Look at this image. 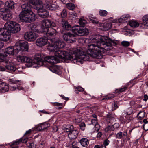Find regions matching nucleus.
<instances>
[{"label":"nucleus","instance_id":"f257e3e1","mask_svg":"<svg viewBox=\"0 0 148 148\" xmlns=\"http://www.w3.org/2000/svg\"><path fill=\"white\" fill-rule=\"evenodd\" d=\"M50 42L48 45V49L50 51H55V56L60 58L69 60L73 61L74 63H82V60H88L89 56L86 55L83 51L79 49H75L72 53H67L66 51L58 50L59 49L63 48L64 42L55 38L49 39Z\"/></svg>","mask_w":148,"mask_h":148},{"label":"nucleus","instance_id":"f03ea898","mask_svg":"<svg viewBox=\"0 0 148 148\" xmlns=\"http://www.w3.org/2000/svg\"><path fill=\"white\" fill-rule=\"evenodd\" d=\"M92 41L94 43L88 45L87 52L91 56L97 59L103 58L102 54L105 50H111L113 48V45H116L115 41L105 36H96L92 39Z\"/></svg>","mask_w":148,"mask_h":148},{"label":"nucleus","instance_id":"7ed1b4c3","mask_svg":"<svg viewBox=\"0 0 148 148\" xmlns=\"http://www.w3.org/2000/svg\"><path fill=\"white\" fill-rule=\"evenodd\" d=\"M20 30V25L16 22L12 21L7 22L4 27L0 28V40L5 42L10 41L11 33H16Z\"/></svg>","mask_w":148,"mask_h":148},{"label":"nucleus","instance_id":"20e7f679","mask_svg":"<svg viewBox=\"0 0 148 148\" xmlns=\"http://www.w3.org/2000/svg\"><path fill=\"white\" fill-rule=\"evenodd\" d=\"M72 30L74 33L80 36H84L88 34V30L86 28L79 27L78 25L73 26Z\"/></svg>","mask_w":148,"mask_h":148},{"label":"nucleus","instance_id":"39448f33","mask_svg":"<svg viewBox=\"0 0 148 148\" xmlns=\"http://www.w3.org/2000/svg\"><path fill=\"white\" fill-rule=\"evenodd\" d=\"M42 25L40 31L41 32H44L45 31L44 29L47 28L48 29L51 27H55L56 26V24L52 21L46 19L42 21Z\"/></svg>","mask_w":148,"mask_h":148},{"label":"nucleus","instance_id":"423d86ee","mask_svg":"<svg viewBox=\"0 0 148 148\" xmlns=\"http://www.w3.org/2000/svg\"><path fill=\"white\" fill-rule=\"evenodd\" d=\"M15 49L21 51H27L28 49V43L27 42H17L15 45Z\"/></svg>","mask_w":148,"mask_h":148},{"label":"nucleus","instance_id":"0eeeda50","mask_svg":"<svg viewBox=\"0 0 148 148\" xmlns=\"http://www.w3.org/2000/svg\"><path fill=\"white\" fill-rule=\"evenodd\" d=\"M37 36L36 34L32 32H27L24 35L25 39L26 40L30 42L35 40Z\"/></svg>","mask_w":148,"mask_h":148},{"label":"nucleus","instance_id":"6e6552de","mask_svg":"<svg viewBox=\"0 0 148 148\" xmlns=\"http://www.w3.org/2000/svg\"><path fill=\"white\" fill-rule=\"evenodd\" d=\"M44 58L42 54L37 53L34 56V61L36 64L38 65V66L39 67L43 65Z\"/></svg>","mask_w":148,"mask_h":148},{"label":"nucleus","instance_id":"1a4fd4ad","mask_svg":"<svg viewBox=\"0 0 148 148\" xmlns=\"http://www.w3.org/2000/svg\"><path fill=\"white\" fill-rule=\"evenodd\" d=\"M0 14L1 17L4 20H8L11 19L12 17V14L10 11L4 10V11L1 12L0 10Z\"/></svg>","mask_w":148,"mask_h":148},{"label":"nucleus","instance_id":"9d476101","mask_svg":"<svg viewBox=\"0 0 148 148\" xmlns=\"http://www.w3.org/2000/svg\"><path fill=\"white\" fill-rule=\"evenodd\" d=\"M63 38L68 43H72L75 41V35L70 33L64 34L63 35Z\"/></svg>","mask_w":148,"mask_h":148},{"label":"nucleus","instance_id":"9b49d317","mask_svg":"<svg viewBox=\"0 0 148 148\" xmlns=\"http://www.w3.org/2000/svg\"><path fill=\"white\" fill-rule=\"evenodd\" d=\"M45 31L42 32L45 34H46L47 36L49 37H52L55 36L57 34V32L55 29L50 28L49 29L45 28L44 29Z\"/></svg>","mask_w":148,"mask_h":148},{"label":"nucleus","instance_id":"f8f14e48","mask_svg":"<svg viewBox=\"0 0 148 148\" xmlns=\"http://www.w3.org/2000/svg\"><path fill=\"white\" fill-rule=\"evenodd\" d=\"M15 4V3L13 1H7L5 3L4 8L1 9V11L3 12L4 10L10 11L11 9L14 8Z\"/></svg>","mask_w":148,"mask_h":148},{"label":"nucleus","instance_id":"ddd939ff","mask_svg":"<svg viewBox=\"0 0 148 148\" xmlns=\"http://www.w3.org/2000/svg\"><path fill=\"white\" fill-rule=\"evenodd\" d=\"M48 39L46 37H41L38 38L36 41V45L39 47H42L47 44Z\"/></svg>","mask_w":148,"mask_h":148},{"label":"nucleus","instance_id":"4468645a","mask_svg":"<svg viewBox=\"0 0 148 148\" xmlns=\"http://www.w3.org/2000/svg\"><path fill=\"white\" fill-rule=\"evenodd\" d=\"M5 63L7 64L5 66L6 69L8 71L11 73H13L16 71V68L15 67L14 65L12 62L8 61H5Z\"/></svg>","mask_w":148,"mask_h":148},{"label":"nucleus","instance_id":"2eb2a0df","mask_svg":"<svg viewBox=\"0 0 148 148\" xmlns=\"http://www.w3.org/2000/svg\"><path fill=\"white\" fill-rule=\"evenodd\" d=\"M27 23H30L34 21L36 19V17L35 14L31 11L27 13Z\"/></svg>","mask_w":148,"mask_h":148},{"label":"nucleus","instance_id":"dca6fc26","mask_svg":"<svg viewBox=\"0 0 148 148\" xmlns=\"http://www.w3.org/2000/svg\"><path fill=\"white\" fill-rule=\"evenodd\" d=\"M33 5L34 8L37 10L38 13L39 12V10L43 9V4L42 2L40 0L36 1L35 3Z\"/></svg>","mask_w":148,"mask_h":148},{"label":"nucleus","instance_id":"f3484780","mask_svg":"<svg viewBox=\"0 0 148 148\" xmlns=\"http://www.w3.org/2000/svg\"><path fill=\"white\" fill-rule=\"evenodd\" d=\"M127 132L124 131L123 132H119L116 135V138L118 139H122L125 140L127 138Z\"/></svg>","mask_w":148,"mask_h":148},{"label":"nucleus","instance_id":"a211bd4d","mask_svg":"<svg viewBox=\"0 0 148 148\" xmlns=\"http://www.w3.org/2000/svg\"><path fill=\"white\" fill-rule=\"evenodd\" d=\"M61 26L63 29L66 30H70L71 28V25L69 22L64 19L62 20Z\"/></svg>","mask_w":148,"mask_h":148},{"label":"nucleus","instance_id":"6ab92c4d","mask_svg":"<svg viewBox=\"0 0 148 148\" xmlns=\"http://www.w3.org/2000/svg\"><path fill=\"white\" fill-rule=\"evenodd\" d=\"M38 14L42 18H46L49 16V12L47 10L43 9L39 10Z\"/></svg>","mask_w":148,"mask_h":148},{"label":"nucleus","instance_id":"aec40b11","mask_svg":"<svg viewBox=\"0 0 148 148\" xmlns=\"http://www.w3.org/2000/svg\"><path fill=\"white\" fill-rule=\"evenodd\" d=\"M8 86L5 83L0 82V92H5L8 91Z\"/></svg>","mask_w":148,"mask_h":148},{"label":"nucleus","instance_id":"412c9836","mask_svg":"<svg viewBox=\"0 0 148 148\" xmlns=\"http://www.w3.org/2000/svg\"><path fill=\"white\" fill-rule=\"evenodd\" d=\"M59 8V6L56 2L47 5L46 7L48 9L52 11L56 10L58 9Z\"/></svg>","mask_w":148,"mask_h":148},{"label":"nucleus","instance_id":"4be33fe9","mask_svg":"<svg viewBox=\"0 0 148 148\" xmlns=\"http://www.w3.org/2000/svg\"><path fill=\"white\" fill-rule=\"evenodd\" d=\"M78 134L79 132L78 130H73L71 132L68 134V136L70 139H74L77 138Z\"/></svg>","mask_w":148,"mask_h":148},{"label":"nucleus","instance_id":"5701e85b","mask_svg":"<svg viewBox=\"0 0 148 148\" xmlns=\"http://www.w3.org/2000/svg\"><path fill=\"white\" fill-rule=\"evenodd\" d=\"M50 126L49 123H45L38 125L36 127V129L38 131H42L47 129Z\"/></svg>","mask_w":148,"mask_h":148},{"label":"nucleus","instance_id":"b1692460","mask_svg":"<svg viewBox=\"0 0 148 148\" xmlns=\"http://www.w3.org/2000/svg\"><path fill=\"white\" fill-rule=\"evenodd\" d=\"M21 7L22 9V12L27 13V12H29L31 11V7L28 5V4L27 3H25L21 5Z\"/></svg>","mask_w":148,"mask_h":148},{"label":"nucleus","instance_id":"393cba45","mask_svg":"<svg viewBox=\"0 0 148 148\" xmlns=\"http://www.w3.org/2000/svg\"><path fill=\"white\" fill-rule=\"evenodd\" d=\"M27 14L26 12H21L19 16V18L21 21L27 23Z\"/></svg>","mask_w":148,"mask_h":148},{"label":"nucleus","instance_id":"a878e982","mask_svg":"<svg viewBox=\"0 0 148 148\" xmlns=\"http://www.w3.org/2000/svg\"><path fill=\"white\" fill-rule=\"evenodd\" d=\"M44 61L53 64L55 62L56 59L54 56H48L45 57Z\"/></svg>","mask_w":148,"mask_h":148},{"label":"nucleus","instance_id":"bb28decb","mask_svg":"<svg viewBox=\"0 0 148 148\" xmlns=\"http://www.w3.org/2000/svg\"><path fill=\"white\" fill-rule=\"evenodd\" d=\"M130 18V16L129 14L124 15L121 16L120 18L118 20V21L120 23H125Z\"/></svg>","mask_w":148,"mask_h":148},{"label":"nucleus","instance_id":"cd10ccee","mask_svg":"<svg viewBox=\"0 0 148 148\" xmlns=\"http://www.w3.org/2000/svg\"><path fill=\"white\" fill-rule=\"evenodd\" d=\"M16 50L15 47L10 46L7 48L5 49V53L10 55H14V50Z\"/></svg>","mask_w":148,"mask_h":148},{"label":"nucleus","instance_id":"c85d7f7f","mask_svg":"<svg viewBox=\"0 0 148 148\" xmlns=\"http://www.w3.org/2000/svg\"><path fill=\"white\" fill-rule=\"evenodd\" d=\"M80 142L81 145L85 147L87 146L89 144V142L88 139L86 138H83L80 140Z\"/></svg>","mask_w":148,"mask_h":148},{"label":"nucleus","instance_id":"c756f323","mask_svg":"<svg viewBox=\"0 0 148 148\" xmlns=\"http://www.w3.org/2000/svg\"><path fill=\"white\" fill-rule=\"evenodd\" d=\"M107 120L109 121V122L110 123L112 124L113 123H114L116 121L115 118L111 116V115L110 113H108L107 115Z\"/></svg>","mask_w":148,"mask_h":148},{"label":"nucleus","instance_id":"7c9ffc66","mask_svg":"<svg viewBox=\"0 0 148 148\" xmlns=\"http://www.w3.org/2000/svg\"><path fill=\"white\" fill-rule=\"evenodd\" d=\"M129 25L133 27H137L139 26V23L135 20H131L129 22Z\"/></svg>","mask_w":148,"mask_h":148},{"label":"nucleus","instance_id":"2f4dec72","mask_svg":"<svg viewBox=\"0 0 148 148\" xmlns=\"http://www.w3.org/2000/svg\"><path fill=\"white\" fill-rule=\"evenodd\" d=\"M127 86H126L122 88L116 89L115 90L114 93H115L120 94V93L125 91L127 89Z\"/></svg>","mask_w":148,"mask_h":148},{"label":"nucleus","instance_id":"473e14b6","mask_svg":"<svg viewBox=\"0 0 148 148\" xmlns=\"http://www.w3.org/2000/svg\"><path fill=\"white\" fill-rule=\"evenodd\" d=\"M66 6L67 8L70 10H73L75 8V5L71 3H67Z\"/></svg>","mask_w":148,"mask_h":148},{"label":"nucleus","instance_id":"72a5a7b5","mask_svg":"<svg viewBox=\"0 0 148 148\" xmlns=\"http://www.w3.org/2000/svg\"><path fill=\"white\" fill-rule=\"evenodd\" d=\"M112 26V24L110 23H105L104 26V27L103 28V30H108L111 28Z\"/></svg>","mask_w":148,"mask_h":148},{"label":"nucleus","instance_id":"f704fd0d","mask_svg":"<svg viewBox=\"0 0 148 148\" xmlns=\"http://www.w3.org/2000/svg\"><path fill=\"white\" fill-rule=\"evenodd\" d=\"M143 122L144 123L143 124V128L145 131L148 130V121L146 119H144Z\"/></svg>","mask_w":148,"mask_h":148},{"label":"nucleus","instance_id":"c9c22d12","mask_svg":"<svg viewBox=\"0 0 148 148\" xmlns=\"http://www.w3.org/2000/svg\"><path fill=\"white\" fill-rule=\"evenodd\" d=\"M116 124V123H114L113 125L108 126L105 129V131L106 132H108L109 131H113L114 129V125Z\"/></svg>","mask_w":148,"mask_h":148},{"label":"nucleus","instance_id":"e433bc0d","mask_svg":"<svg viewBox=\"0 0 148 148\" xmlns=\"http://www.w3.org/2000/svg\"><path fill=\"white\" fill-rule=\"evenodd\" d=\"M145 113L144 111L140 112L137 115L138 118L140 119H142L145 116Z\"/></svg>","mask_w":148,"mask_h":148},{"label":"nucleus","instance_id":"4c0bfd02","mask_svg":"<svg viewBox=\"0 0 148 148\" xmlns=\"http://www.w3.org/2000/svg\"><path fill=\"white\" fill-rule=\"evenodd\" d=\"M25 56L18 55L17 57V60L18 62H24Z\"/></svg>","mask_w":148,"mask_h":148},{"label":"nucleus","instance_id":"58836bf2","mask_svg":"<svg viewBox=\"0 0 148 148\" xmlns=\"http://www.w3.org/2000/svg\"><path fill=\"white\" fill-rule=\"evenodd\" d=\"M108 14V12L103 10H101L99 11V15L101 16H105Z\"/></svg>","mask_w":148,"mask_h":148},{"label":"nucleus","instance_id":"ea45409f","mask_svg":"<svg viewBox=\"0 0 148 148\" xmlns=\"http://www.w3.org/2000/svg\"><path fill=\"white\" fill-rule=\"evenodd\" d=\"M86 23V21L83 18H81L79 20V24L82 26H84Z\"/></svg>","mask_w":148,"mask_h":148},{"label":"nucleus","instance_id":"a19ab883","mask_svg":"<svg viewBox=\"0 0 148 148\" xmlns=\"http://www.w3.org/2000/svg\"><path fill=\"white\" fill-rule=\"evenodd\" d=\"M114 97V96L113 94H109L106 96L105 98L102 99V100H108Z\"/></svg>","mask_w":148,"mask_h":148},{"label":"nucleus","instance_id":"79ce46f5","mask_svg":"<svg viewBox=\"0 0 148 148\" xmlns=\"http://www.w3.org/2000/svg\"><path fill=\"white\" fill-rule=\"evenodd\" d=\"M73 130V127L72 125H71L70 127L69 126H67L65 128V131L66 132H71Z\"/></svg>","mask_w":148,"mask_h":148},{"label":"nucleus","instance_id":"37998d69","mask_svg":"<svg viewBox=\"0 0 148 148\" xmlns=\"http://www.w3.org/2000/svg\"><path fill=\"white\" fill-rule=\"evenodd\" d=\"M120 120L123 123H125L127 122V120L126 116H121L120 117Z\"/></svg>","mask_w":148,"mask_h":148},{"label":"nucleus","instance_id":"c03bdc74","mask_svg":"<svg viewBox=\"0 0 148 148\" xmlns=\"http://www.w3.org/2000/svg\"><path fill=\"white\" fill-rule=\"evenodd\" d=\"M22 140L23 139L22 138H20L19 139L17 140L16 141L14 142L11 145H17L19 144L20 143L22 142Z\"/></svg>","mask_w":148,"mask_h":148},{"label":"nucleus","instance_id":"a18cd8bd","mask_svg":"<svg viewBox=\"0 0 148 148\" xmlns=\"http://www.w3.org/2000/svg\"><path fill=\"white\" fill-rule=\"evenodd\" d=\"M143 22L148 24V15H145L143 18Z\"/></svg>","mask_w":148,"mask_h":148},{"label":"nucleus","instance_id":"49530a36","mask_svg":"<svg viewBox=\"0 0 148 148\" xmlns=\"http://www.w3.org/2000/svg\"><path fill=\"white\" fill-rule=\"evenodd\" d=\"M61 15L63 18H64L66 16L67 12L65 9L63 10L61 13Z\"/></svg>","mask_w":148,"mask_h":148},{"label":"nucleus","instance_id":"de8ad7c7","mask_svg":"<svg viewBox=\"0 0 148 148\" xmlns=\"http://www.w3.org/2000/svg\"><path fill=\"white\" fill-rule=\"evenodd\" d=\"M23 1L26 2V3L31 4L34 5L35 3V1L34 0H22Z\"/></svg>","mask_w":148,"mask_h":148},{"label":"nucleus","instance_id":"09e8293b","mask_svg":"<svg viewBox=\"0 0 148 148\" xmlns=\"http://www.w3.org/2000/svg\"><path fill=\"white\" fill-rule=\"evenodd\" d=\"M89 19L93 23H95L97 24L98 23L99 21L96 18L91 17L89 18Z\"/></svg>","mask_w":148,"mask_h":148},{"label":"nucleus","instance_id":"8fccbe9b","mask_svg":"<svg viewBox=\"0 0 148 148\" xmlns=\"http://www.w3.org/2000/svg\"><path fill=\"white\" fill-rule=\"evenodd\" d=\"M32 62V60L29 57L27 56H25V61L24 62L27 63H30Z\"/></svg>","mask_w":148,"mask_h":148},{"label":"nucleus","instance_id":"3c124183","mask_svg":"<svg viewBox=\"0 0 148 148\" xmlns=\"http://www.w3.org/2000/svg\"><path fill=\"white\" fill-rule=\"evenodd\" d=\"M122 45L124 47H128L130 45L129 42L127 41H123L121 42Z\"/></svg>","mask_w":148,"mask_h":148},{"label":"nucleus","instance_id":"603ef678","mask_svg":"<svg viewBox=\"0 0 148 148\" xmlns=\"http://www.w3.org/2000/svg\"><path fill=\"white\" fill-rule=\"evenodd\" d=\"M97 25L100 28V29L103 30V28L104 27V23H99V22Z\"/></svg>","mask_w":148,"mask_h":148},{"label":"nucleus","instance_id":"864d4df0","mask_svg":"<svg viewBox=\"0 0 148 148\" xmlns=\"http://www.w3.org/2000/svg\"><path fill=\"white\" fill-rule=\"evenodd\" d=\"M75 122L76 123H79L80 122L82 119L81 118L80 116H79V117L76 116L74 119Z\"/></svg>","mask_w":148,"mask_h":148},{"label":"nucleus","instance_id":"5fc2aeb1","mask_svg":"<svg viewBox=\"0 0 148 148\" xmlns=\"http://www.w3.org/2000/svg\"><path fill=\"white\" fill-rule=\"evenodd\" d=\"M79 126L80 127V129L82 130H84L85 125L84 123L82 122L81 123L79 124Z\"/></svg>","mask_w":148,"mask_h":148},{"label":"nucleus","instance_id":"6e6d98bb","mask_svg":"<svg viewBox=\"0 0 148 148\" xmlns=\"http://www.w3.org/2000/svg\"><path fill=\"white\" fill-rule=\"evenodd\" d=\"M133 112V111L132 108H130L128 109V111H127L126 113V114L129 115L131 114Z\"/></svg>","mask_w":148,"mask_h":148},{"label":"nucleus","instance_id":"4d7b16f0","mask_svg":"<svg viewBox=\"0 0 148 148\" xmlns=\"http://www.w3.org/2000/svg\"><path fill=\"white\" fill-rule=\"evenodd\" d=\"M95 130L97 131H98L100 128V126L98 123L95 124Z\"/></svg>","mask_w":148,"mask_h":148},{"label":"nucleus","instance_id":"13d9d810","mask_svg":"<svg viewBox=\"0 0 148 148\" xmlns=\"http://www.w3.org/2000/svg\"><path fill=\"white\" fill-rule=\"evenodd\" d=\"M76 91H78L80 92H82L84 91L83 89L81 87H78L76 88Z\"/></svg>","mask_w":148,"mask_h":148},{"label":"nucleus","instance_id":"bf43d9fd","mask_svg":"<svg viewBox=\"0 0 148 148\" xmlns=\"http://www.w3.org/2000/svg\"><path fill=\"white\" fill-rule=\"evenodd\" d=\"M126 116L127 119V120H132L133 119V117L132 116L126 114Z\"/></svg>","mask_w":148,"mask_h":148},{"label":"nucleus","instance_id":"052dcab7","mask_svg":"<svg viewBox=\"0 0 148 148\" xmlns=\"http://www.w3.org/2000/svg\"><path fill=\"white\" fill-rule=\"evenodd\" d=\"M118 108V106L116 104L114 103L112 106V110H114Z\"/></svg>","mask_w":148,"mask_h":148},{"label":"nucleus","instance_id":"680f3d73","mask_svg":"<svg viewBox=\"0 0 148 148\" xmlns=\"http://www.w3.org/2000/svg\"><path fill=\"white\" fill-rule=\"evenodd\" d=\"M77 144V142L75 141H73V142H72L70 144L72 145V147H78L76 146V145Z\"/></svg>","mask_w":148,"mask_h":148},{"label":"nucleus","instance_id":"e2e57ef3","mask_svg":"<svg viewBox=\"0 0 148 148\" xmlns=\"http://www.w3.org/2000/svg\"><path fill=\"white\" fill-rule=\"evenodd\" d=\"M28 146L29 148H35V146L33 143H29Z\"/></svg>","mask_w":148,"mask_h":148},{"label":"nucleus","instance_id":"0e129e2a","mask_svg":"<svg viewBox=\"0 0 148 148\" xmlns=\"http://www.w3.org/2000/svg\"><path fill=\"white\" fill-rule=\"evenodd\" d=\"M109 143V141L108 140V139H106L104 140L103 142V145L104 146H106L108 145Z\"/></svg>","mask_w":148,"mask_h":148},{"label":"nucleus","instance_id":"69168bd1","mask_svg":"<svg viewBox=\"0 0 148 148\" xmlns=\"http://www.w3.org/2000/svg\"><path fill=\"white\" fill-rule=\"evenodd\" d=\"M10 86L11 88V89L13 91L15 90H16V89L17 88V86Z\"/></svg>","mask_w":148,"mask_h":148},{"label":"nucleus","instance_id":"338daca9","mask_svg":"<svg viewBox=\"0 0 148 148\" xmlns=\"http://www.w3.org/2000/svg\"><path fill=\"white\" fill-rule=\"evenodd\" d=\"M71 15L73 16H74L75 18L76 17H77V14L74 11L71 12Z\"/></svg>","mask_w":148,"mask_h":148},{"label":"nucleus","instance_id":"774afa93","mask_svg":"<svg viewBox=\"0 0 148 148\" xmlns=\"http://www.w3.org/2000/svg\"><path fill=\"white\" fill-rule=\"evenodd\" d=\"M144 99L143 100L145 101H146L148 99V96L146 94H145L144 95Z\"/></svg>","mask_w":148,"mask_h":148}]
</instances>
